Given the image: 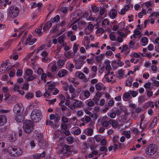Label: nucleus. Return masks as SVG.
<instances>
[{"label":"nucleus","instance_id":"nucleus-19","mask_svg":"<svg viewBox=\"0 0 159 159\" xmlns=\"http://www.w3.org/2000/svg\"><path fill=\"white\" fill-rule=\"evenodd\" d=\"M110 124L113 127H116L119 125L118 120H109Z\"/></svg>","mask_w":159,"mask_h":159},{"label":"nucleus","instance_id":"nucleus-48","mask_svg":"<svg viewBox=\"0 0 159 159\" xmlns=\"http://www.w3.org/2000/svg\"><path fill=\"white\" fill-rule=\"evenodd\" d=\"M83 94L86 99L88 98L90 96V93L88 90H84Z\"/></svg>","mask_w":159,"mask_h":159},{"label":"nucleus","instance_id":"nucleus-5","mask_svg":"<svg viewBox=\"0 0 159 159\" xmlns=\"http://www.w3.org/2000/svg\"><path fill=\"white\" fill-rule=\"evenodd\" d=\"M19 13L18 8L15 6L11 7L9 9L8 12V16L12 18H14L17 17Z\"/></svg>","mask_w":159,"mask_h":159},{"label":"nucleus","instance_id":"nucleus-4","mask_svg":"<svg viewBox=\"0 0 159 159\" xmlns=\"http://www.w3.org/2000/svg\"><path fill=\"white\" fill-rule=\"evenodd\" d=\"M41 115V113L40 111L37 109H34L31 113V119L34 122H38L40 120Z\"/></svg>","mask_w":159,"mask_h":159},{"label":"nucleus","instance_id":"nucleus-38","mask_svg":"<svg viewBox=\"0 0 159 159\" xmlns=\"http://www.w3.org/2000/svg\"><path fill=\"white\" fill-rule=\"evenodd\" d=\"M130 96L129 91H128L125 93L123 95V98L124 100H125V99L129 98Z\"/></svg>","mask_w":159,"mask_h":159},{"label":"nucleus","instance_id":"nucleus-27","mask_svg":"<svg viewBox=\"0 0 159 159\" xmlns=\"http://www.w3.org/2000/svg\"><path fill=\"white\" fill-rule=\"evenodd\" d=\"M124 75V70L123 69H120L117 72L118 77L120 79L123 78Z\"/></svg>","mask_w":159,"mask_h":159},{"label":"nucleus","instance_id":"nucleus-44","mask_svg":"<svg viewBox=\"0 0 159 159\" xmlns=\"http://www.w3.org/2000/svg\"><path fill=\"white\" fill-rule=\"evenodd\" d=\"M58 42L61 44H64V37L62 35L58 37Z\"/></svg>","mask_w":159,"mask_h":159},{"label":"nucleus","instance_id":"nucleus-33","mask_svg":"<svg viewBox=\"0 0 159 159\" xmlns=\"http://www.w3.org/2000/svg\"><path fill=\"white\" fill-rule=\"evenodd\" d=\"M132 78H129L127 79L125 81V86H131L132 84Z\"/></svg>","mask_w":159,"mask_h":159},{"label":"nucleus","instance_id":"nucleus-31","mask_svg":"<svg viewBox=\"0 0 159 159\" xmlns=\"http://www.w3.org/2000/svg\"><path fill=\"white\" fill-rule=\"evenodd\" d=\"M147 100V98H146L144 96H140L138 98V102L140 103H142Z\"/></svg>","mask_w":159,"mask_h":159},{"label":"nucleus","instance_id":"nucleus-6","mask_svg":"<svg viewBox=\"0 0 159 159\" xmlns=\"http://www.w3.org/2000/svg\"><path fill=\"white\" fill-rule=\"evenodd\" d=\"M23 129L26 133H30L33 129V125L32 121L26 120L23 124Z\"/></svg>","mask_w":159,"mask_h":159},{"label":"nucleus","instance_id":"nucleus-25","mask_svg":"<svg viewBox=\"0 0 159 159\" xmlns=\"http://www.w3.org/2000/svg\"><path fill=\"white\" fill-rule=\"evenodd\" d=\"M50 119L51 120H54L55 122H57L60 119L57 115L51 114L49 116Z\"/></svg>","mask_w":159,"mask_h":159},{"label":"nucleus","instance_id":"nucleus-59","mask_svg":"<svg viewBox=\"0 0 159 159\" xmlns=\"http://www.w3.org/2000/svg\"><path fill=\"white\" fill-rule=\"evenodd\" d=\"M81 129L78 128L74 131V134L76 135H79L81 133Z\"/></svg>","mask_w":159,"mask_h":159},{"label":"nucleus","instance_id":"nucleus-23","mask_svg":"<svg viewBox=\"0 0 159 159\" xmlns=\"http://www.w3.org/2000/svg\"><path fill=\"white\" fill-rule=\"evenodd\" d=\"M147 125L148 121H147L140 122V128L143 130L146 128Z\"/></svg>","mask_w":159,"mask_h":159},{"label":"nucleus","instance_id":"nucleus-62","mask_svg":"<svg viewBox=\"0 0 159 159\" xmlns=\"http://www.w3.org/2000/svg\"><path fill=\"white\" fill-rule=\"evenodd\" d=\"M7 68V65L6 63H3L2 64L1 69L2 71H4Z\"/></svg>","mask_w":159,"mask_h":159},{"label":"nucleus","instance_id":"nucleus-53","mask_svg":"<svg viewBox=\"0 0 159 159\" xmlns=\"http://www.w3.org/2000/svg\"><path fill=\"white\" fill-rule=\"evenodd\" d=\"M92 70L94 72V73H93V76H92V77H94L96 75V72L98 70V69L97 67L95 66H93L92 67Z\"/></svg>","mask_w":159,"mask_h":159},{"label":"nucleus","instance_id":"nucleus-28","mask_svg":"<svg viewBox=\"0 0 159 159\" xmlns=\"http://www.w3.org/2000/svg\"><path fill=\"white\" fill-rule=\"evenodd\" d=\"M66 73V71L65 70H60L58 73V75L60 77H63L65 75Z\"/></svg>","mask_w":159,"mask_h":159},{"label":"nucleus","instance_id":"nucleus-24","mask_svg":"<svg viewBox=\"0 0 159 159\" xmlns=\"http://www.w3.org/2000/svg\"><path fill=\"white\" fill-rule=\"evenodd\" d=\"M159 16V13L158 11L153 12L151 13L149 16V18L154 19Z\"/></svg>","mask_w":159,"mask_h":159},{"label":"nucleus","instance_id":"nucleus-10","mask_svg":"<svg viewBox=\"0 0 159 159\" xmlns=\"http://www.w3.org/2000/svg\"><path fill=\"white\" fill-rule=\"evenodd\" d=\"M31 35H30L27 38L25 44H28L29 45H31L33 44L36 41V39L34 38L31 39L32 38Z\"/></svg>","mask_w":159,"mask_h":159},{"label":"nucleus","instance_id":"nucleus-29","mask_svg":"<svg viewBox=\"0 0 159 159\" xmlns=\"http://www.w3.org/2000/svg\"><path fill=\"white\" fill-rule=\"evenodd\" d=\"M150 21V23L152 25L154 23L155 20L153 19L148 18V19L145 20L144 21V25H145V27L146 26L147 24L148 23V22Z\"/></svg>","mask_w":159,"mask_h":159},{"label":"nucleus","instance_id":"nucleus-49","mask_svg":"<svg viewBox=\"0 0 159 159\" xmlns=\"http://www.w3.org/2000/svg\"><path fill=\"white\" fill-rule=\"evenodd\" d=\"M79 46V44H77L76 43H74L73 48V52L74 53H76L77 52Z\"/></svg>","mask_w":159,"mask_h":159},{"label":"nucleus","instance_id":"nucleus-57","mask_svg":"<svg viewBox=\"0 0 159 159\" xmlns=\"http://www.w3.org/2000/svg\"><path fill=\"white\" fill-rule=\"evenodd\" d=\"M70 88V85H69L66 83H63V89L65 91H67Z\"/></svg>","mask_w":159,"mask_h":159},{"label":"nucleus","instance_id":"nucleus-61","mask_svg":"<svg viewBox=\"0 0 159 159\" xmlns=\"http://www.w3.org/2000/svg\"><path fill=\"white\" fill-rule=\"evenodd\" d=\"M144 4L145 6L147 7H149L151 6H152L153 4V2L150 1H148L145 2L144 3Z\"/></svg>","mask_w":159,"mask_h":159},{"label":"nucleus","instance_id":"nucleus-13","mask_svg":"<svg viewBox=\"0 0 159 159\" xmlns=\"http://www.w3.org/2000/svg\"><path fill=\"white\" fill-rule=\"evenodd\" d=\"M56 62V61H53L48 65V67L51 68V70L52 72H55L57 70Z\"/></svg>","mask_w":159,"mask_h":159},{"label":"nucleus","instance_id":"nucleus-36","mask_svg":"<svg viewBox=\"0 0 159 159\" xmlns=\"http://www.w3.org/2000/svg\"><path fill=\"white\" fill-rule=\"evenodd\" d=\"M66 66V68L70 71H71L72 69L74 67V65L72 63H67Z\"/></svg>","mask_w":159,"mask_h":159},{"label":"nucleus","instance_id":"nucleus-42","mask_svg":"<svg viewBox=\"0 0 159 159\" xmlns=\"http://www.w3.org/2000/svg\"><path fill=\"white\" fill-rule=\"evenodd\" d=\"M34 97V94L32 93H28L25 95L26 99H30L33 98Z\"/></svg>","mask_w":159,"mask_h":159},{"label":"nucleus","instance_id":"nucleus-17","mask_svg":"<svg viewBox=\"0 0 159 159\" xmlns=\"http://www.w3.org/2000/svg\"><path fill=\"white\" fill-rule=\"evenodd\" d=\"M157 121V118L156 117H154L152 121L150 123L149 125L148 128L149 129L153 128L155 126Z\"/></svg>","mask_w":159,"mask_h":159},{"label":"nucleus","instance_id":"nucleus-54","mask_svg":"<svg viewBox=\"0 0 159 159\" xmlns=\"http://www.w3.org/2000/svg\"><path fill=\"white\" fill-rule=\"evenodd\" d=\"M64 64V61L61 60H59L57 62V65L60 67H61Z\"/></svg>","mask_w":159,"mask_h":159},{"label":"nucleus","instance_id":"nucleus-14","mask_svg":"<svg viewBox=\"0 0 159 159\" xmlns=\"http://www.w3.org/2000/svg\"><path fill=\"white\" fill-rule=\"evenodd\" d=\"M117 32L120 35V36H119L117 37V40L119 42H121L123 41V37H126V35L124 33L120 31H118Z\"/></svg>","mask_w":159,"mask_h":159},{"label":"nucleus","instance_id":"nucleus-22","mask_svg":"<svg viewBox=\"0 0 159 159\" xmlns=\"http://www.w3.org/2000/svg\"><path fill=\"white\" fill-rule=\"evenodd\" d=\"M51 20L48 22L46 23L45 24V25L43 28V30L44 31H46L48 29H49L52 26V24Z\"/></svg>","mask_w":159,"mask_h":159},{"label":"nucleus","instance_id":"nucleus-16","mask_svg":"<svg viewBox=\"0 0 159 159\" xmlns=\"http://www.w3.org/2000/svg\"><path fill=\"white\" fill-rule=\"evenodd\" d=\"M7 122L6 117L4 116L0 115V126L4 125Z\"/></svg>","mask_w":159,"mask_h":159},{"label":"nucleus","instance_id":"nucleus-55","mask_svg":"<svg viewBox=\"0 0 159 159\" xmlns=\"http://www.w3.org/2000/svg\"><path fill=\"white\" fill-rule=\"evenodd\" d=\"M127 12L126 10L124 8H122L120 11H118V13L121 15H123Z\"/></svg>","mask_w":159,"mask_h":159},{"label":"nucleus","instance_id":"nucleus-43","mask_svg":"<svg viewBox=\"0 0 159 159\" xmlns=\"http://www.w3.org/2000/svg\"><path fill=\"white\" fill-rule=\"evenodd\" d=\"M42 26L41 25L38 28H37L35 30V32L39 35L42 34V32H41Z\"/></svg>","mask_w":159,"mask_h":159},{"label":"nucleus","instance_id":"nucleus-20","mask_svg":"<svg viewBox=\"0 0 159 159\" xmlns=\"http://www.w3.org/2000/svg\"><path fill=\"white\" fill-rule=\"evenodd\" d=\"M133 36L134 38H136L137 37H140L142 36L141 32L137 29H136L134 31Z\"/></svg>","mask_w":159,"mask_h":159},{"label":"nucleus","instance_id":"nucleus-8","mask_svg":"<svg viewBox=\"0 0 159 159\" xmlns=\"http://www.w3.org/2000/svg\"><path fill=\"white\" fill-rule=\"evenodd\" d=\"M25 74V78L28 81L33 80L36 77L35 75L33 74V71L30 69L26 70Z\"/></svg>","mask_w":159,"mask_h":159},{"label":"nucleus","instance_id":"nucleus-12","mask_svg":"<svg viewBox=\"0 0 159 159\" xmlns=\"http://www.w3.org/2000/svg\"><path fill=\"white\" fill-rule=\"evenodd\" d=\"M12 90L15 92H18L19 94L22 95L24 94V92L23 91L20 90L19 86L18 85H15Z\"/></svg>","mask_w":159,"mask_h":159},{"label":"nucleus","instance_id":"nucleus-7","mask_svg":"<svg viewBox=\"0 0 159 159\" xmlns=\"http://www.w3.org/2000/svg\"><path fill=\"white\" fill-rule=\"evenodd\" d=\"M157 147L155 145L151 144L146 148L145 152L147 155H153L157 152Z\"/></svg>","mask_w":159,"mask_h":159},{"label":"nucleus","instance_id":"nucleus-39","mask_svg":"<svg viewBox=\"0 0 159 159\" xmlns=\"http://www.w3.org/2000/svg\"><path fill=\"white\" fill-rule=\"evenodd\" d=\"M89 107H92L94 105V102L91 100H88L85 102Z\"/></svg>","mask_w":159,"mask_h":159},{"label":"nucleus","instance_id":"nucleus-45","mask_svg":"<svg viewBox=\"0 0 159 159\" xmlns=\"http://www.w3.org/2000/svg\"><path fill=\"white\" fill-rule=\"evenodd\" d=\"M130 131H123L122 133V135H125L127 138L130 137Z\"/></svg>","mask_w":159,"mask_h":159},{"label":"nucleus","instance_id":"nucleus-52","mask_svg":"<svg viewBox=\"0 0 159 159\" xmlns=\"http://www.w3.org/2000/svg\"><path fill=\"white\" fill-rule=\"evenodd\" d=\"M92 108L89 107H87L84 110V111L85 113L88 115L90 116L91 115V112L90 111L91 110Z\"/></svg>","mask_w":159,"mask_h":159},{"label":"nucleus","instance_id":"nucleus-30","mask_svg":"<svg viewBox=\"0 0 159 159\" xmlns=\"http://www.w3.org/2000/svg\"><path fill=\"white\" fill-rule=\"evenodd\" d=\"M42 5L41 3L39 2L36 3L35 2H34L31 3V8H33L37 7H41Z\"/></svg>","mask_w":159,"mask_h":159},{"label":"nucleus","instance_id":"nucleus-11","mask_svg":"<svg viewBox=\"0 0 159 159\" xmlns=\"http://www.w3.org/2000/svg\"><path fill=\"white\" fill-rule=\"evenodd\" d=\"M148 38L145 37H142L140 40V45L143 46H145L148 43Z\"/></svg>","mask_w":159,"mask_h":159},{"label":"nucleus","instance_id":"nucleus-32","mask_svg":"<svg viewBox=\"0 0 159 159\" xmlns=\"http://www.w3.org/2000/svg\"><path fill=\"white\" fill-rule=\"evenodd\" d=\"M59 98L61 102L59 103V105H62L64 103H65L66 102H65L66 99L65 97L62 95H60Z\"/></svg>","mask_w":159,"mask_h":159},{"label":"nucleus","instance_id":"nucleus-15","mask_svg":"<svg viewBox=\"0 0 159 159\" xmlns=\"http://www.w3.org/2000/svg\"><path fill=\"white\" fill-rule=\"evenodd\" d=\"M117 14V11L115 9H112L110 11L109 16L111 19H114L116 17Z\"/></svg>","mask_w":159,"mask_h":159},{"label":"nucleus","instance_id":"nucleus-34","mask_svg":"<svg viewBox=\"0 0 159 159\" xmlns=\"http://www.w3.org/2000/svg\"><path fill=\"white\" fill-rule=\"evenodd\" d=\"M75 75L80 79H83L84 77V75L80 71L76 72L75 73Z\"/></svg>","mask_w":159,"mask_h":159},{"label":"nucleus","instance_id":"nucleus-58","mask_svg":"<svg viewBox=\"0 0 159 159\" xmlns=\"http://www.w3.org/2000/svg\"><path fill=\"white\" fill-rule=\"evenodd\" d=\"M41 80L43 81L44 82H46V78L47 77L46 75L44 73H43L41 75Z\"/></svg>","mask_w":159,"mask_h":159},{"label":"nucleus","instance_id":"nucleus-60","mask_svg":"<svg viewBox=\"0 0 159 159\" xmlns=\"http://www.w3.org/2000/svg\"><path fill=\"white\" fill-rule=\"evenodd\" d=\"M29 85L28 83H25L24 84L22 87V89L25 90H28Z\"/></svg>","mask_w":159,"mask_h":159},{"label":"nucleus","instance_id":"nucleus-46","mask_svg":"<svg viewBox=\"0 0 159 159\" xmlns=\"http://www.w3.org/2000/svg\"><path fill=\"white\" fill-rule=\"evenodd\" d=\"M57 85V84L56 83H52L49 85L48 89L49 90H52L55 88Z\"/></svg>","mask_w":159,"mask_h":159},{"label":"nucleus","instance_id":"nucleus-18","mask_svg":"<svg viewBox=\"0 0 159 159\" xmlns=\"http://www.w3.org/2000/svg\"><path fill=\"white\" fill-rule=\"evenodd\" d=\"M90 40L88 39H84L82 42L83 44L85 47L86 49H88L89 47Z\"/></svg>","mask_w":159,"mask_h":159},{"label":"nucleus","instance_id":"nucleus-50","mask_svg":"<svg viewBox=\"0 0 159 159\" xmlns=\"http://www.w3.org/2000/svg\"><path fill=\"white\" fill-rule=\"evenodd\" d=\"M110 75V74H107L105 75L103 78L104 80H105L107 82H111V80H110L109 78Z\"/></svg>","mask_w":159,"mask_h":159},{"label":"nucleus","instance_id":"nucleus-41","mask_svg":"<svg viewBox=\"0 0 159 159\" xmlns=\"http://www.w3.org/2000/svg\"><path fill=\"white\" fill-rule=\"evenodd\" d=\"M103 86V84L100 83H98L95 85L96 89L98 90H100Z\"/></svg>","mask_w":159,"mask_h":159},{"label":"nucleus","instance_id":"nucleus-35","mask_svg":"<svg viewBox=\"0 0 159 159\" xmlns=\"http://www.w3.org/2000/svg\"><path fill=\"white\" fill-rule=\"evenodd\" d=\"M48 53L46 51H44L42 52L41 55L43 57L42 59L43 61L44 62L46 61V57L48 55Z\"/></svg>","mask_w":159,"mask_h":159},{"label":"nucleus","instance_id":"nucleus-64","mask_svg":"<svg viewBox=\"0 0 159 159\" xmlns=\"http://www.w3.org/2000/svg\"><path fill=\"white\" fill-rule=\"evenodd\" d=\"M129 92L133 97H135L138 94V92L135 91H130Z\"/></svg>","mask_w":159,"mask_h":159},{"label":"nucleus","instance_id":"nucleus-37","mask_svg":"<svg viewBox=\"0 0 159 159\" xmlns=\"http://www.w3.org/2000/svg\"><path fill=\"white\" fill-rule=\"evenodd\" d=\"M109 22L107 19H105L102 22V25L103 28H105L108 26Z\"/></svg>","mask_w":159,"mask_h":159},{"label":"nucleus","instance_id":"nucleus-40","mask_svg":"<svg viewBox=\"0 0 159 159\" xmlns=\"http://www.w3.org/2000/svg\"><path fill=\"white\" fill-rule=\"evenodd\" d=\"M118 30L122 31L124 29L125 26V24L124 22L120 23L118 25Z\"/></svg>","mask_w":159,"mask_h":159},{"label":"nucleus","instance_id":"nucleus-3","mask_svg":"<svg viewBox=\"0 0 159 159\" xmlns=\"http://www.w3.org/2000/svg\"><path fill=\"white\" fill-rule=\"evenodd\" d=\"M7 152L12 156H18L22 153V150L20 148L17 147L10 146L7 150Z\"/></svg>","mask_w":159,"mask_h":159},{"label":"nucleus","instance_id":"nucleus-9","mask_svg":"<svg viewBox=\"0 0 159 159\" xmlns=\"http://www.w3.org/2000/svg\"><path fill=\"white\" fill-rule=\"evenodd\" d=\"M99 111V107H95L93 109V113H91V115L90 116L93 118L94 120H96L97 118L98 112Z\"/></svg>","mask_w":159,"mask_h":159},{"label":"nucleus","instance_id":"nucleus-26","mask_svg":"<svg viewBox=\"0 0 159 159\" xmlns=\"http://www.w3.org/2000/svg\"><path fill=\"white\" fill-rule=\"evenodd\" d=\"M45 155V152H43L41 153H36L33 155V157L34 158H39L42 157H44Z\"/></svg>","mask_w":159,"mask_h":159},{"label":"nucleus","instance_id":"nucleus-2","mask_svg":"<svg viewBox=\"0 0 159 159\" xmlns=\"http://www.w3.org/2000/svg\"><path fill=\"white\" fill-rule=\"evenodd\" d=\"M66 102L65 104L68 106L70 109H73L76 108H79L82 105V102L78 100H74L72 103H70V97L68 95L66 96Z\"/></svg>","mask_w":159,"mask_h":159},{"label":"nucleus","instance_id":"nucleus-63","mask_svg":"<svg viewBox=\"0 0 159 159\" xmlns=\"http://www.w3.org/2000/svg\"><path fill=\"white\" fill-rule=\"evenodd\" d=\"M133 5L132 4H126L125 5L124 7V8L126 10V11H129V9L132 7Z\"/></svg>","mask_w":159,"mask_h":159},{"label":"nucleus","instance_id":"nucleus-1","mask_svg":"<svg viewBox=\"0 0 159 159\" xmlns=\"http://www.w3.org/2000/svg\"><path fill=\"white\" fill-rule=\"evenodd\" d=\"M24 110V107L20 103L16 104L13 107V111L15 114V119L18 122H21L24 120L25 114Z\"/></svg>","mask_w":159,"mask_h":159},{"label":"nucleus","instance_id":"nucleus-47","mask_svg":"<svg viewBox=\"0 0 159 159\" xmlns=\"http://www.w3.org/2000/svg\"><path fill=\"white\" fill-rule=\"evenodd\" d=\"M86 130H87L86 134L88 136H90L92 135L93 132V129L92 128H87Z\"/></svg>","mask_w":159,"mask_h":159},{"label":"nucleus","instance_id":"nucleus-51","mask_svg":"<svg viewBox=\"0 0 159 159\" xmlns=\"http://www.w3.org/2000/svg\"><path fill=\"white\" fill-rule=\"evenodd\" d=\"M60 20V17L58 15H57L55 17L51 20L52 23L57 22Z\"/></svg>","mask_w":159,"mask_h":159},{"label":"nucleus","instance_id":"nucleus-21","mask_svg":"<svg viewBox=\"0 0 159 159\" xmlns=\"http://www.w3.org/2000/svg\"><path fill=\"white\" fill-rule=\"evenodd\" d=\"M121 52H124L126 54L129 53V49L127 45L125 44L123 46L122 49L121 50Z\"/></svg>","mask_w":159,"mask_h":159},{"label":"nucleus","instance_id":"nucleus-56","mask_svg":"<svg viewBox=\"0 0 159 159\" xmlns=\"http://www.w3.org/2000/svg\"><path fill=\"white\" fill-rule=\"evenodd\" d=\"M66 140L69 144L72 143L73 141V138L71 136H69L66 138Z\"/></svg>","mask_w":159,"mask_h":159}]
</instances>
